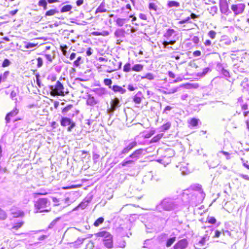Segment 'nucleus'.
I'll use <instances>...</instances> for the list:
<instances>
[{
  "label": "nucleus",
  "instance_id": "obj_25",
  "mask_svg": "<svg viewBox=\"0 0 249 249\" xmlns=\"http://www.w3.org/2000/svg\"><path fill=\"white\" fill-rule=\"evenodd\" d=\"M91 35L93 36H107L109 35V32L107 31H103L102 32H92Z\"/></svg>",
  "mask_w": 249,
  "mask_h": 249
},
{
  "label": "nucleus",
  "instance_id": "obj_3",
  "mask_svg": "<svg viewBox=\"0 0 249 249\" xmlns=\"http://www.w3.org/2000/svg\"><path fill=\"white\" fill-rule=\"evenodd\" d=\"M143 151L144 150L142 148L134 151L121 163L122 166H126L129 164L134 163L140 158Z\"/></svg>",
  "mask_w": 249,
  "mask_h": 249
},
{
  "label": "nucleus",
  "instance_id": "obj_60",
  "mask_svg": "<svg viewBox=\"0 0 249 249\" xmlns=\"http://www.w3.org/2000/svg\"><path fill=\"white\" fill-rule=\"evenodd\" d=\"M241 160H242V162L243 164V165L247 168V169H249V162L248 161H245L243 160V159H241Z\"/></svg>",
  "mask_w": 249,
  "mask_h": 249
},
{
  "label": "nucleus",
  "instance_id": "obj_31",
  "mask_svg": "<svg viewBox=\"0 0 249 249\" xmlns=\"http://www.w3.org/2000/svg\"><path fill=\"white\" fill-rule=\"evenodd\" d=\"M95 92L97 95L102 96L106 93L107 91L105 89L99 88L96 89Z\"/></svg>",
  "mask_w": 249,
  "mask_h": 249
},
{
  "label": "nucleus",
  "instance_id": "obj_50",
  "mask_svg": "<svg viewBox=\"0 0 249 249\" xmlns=\"http://www.w3.org/2000/svg\"><path fill=\"white\" fill-rule=\"evenodd\" d=\"M37 44H36V43L29 42V43H27L25 45V48H26V49H30V48H34V47H36L37 45Z\"/></svg>",
  "mask_w": 249,
  "mask_h": 249
},
{
  "label": "nucleus",
  "instance_id": "obj_55",
  "mask_svg": "<svg viewBox=\"0 0 249 249\" xmlns=\"http://www.w3.org/2000/svg\"><path fill=\"white\" fill-rule=\"evenodd\" d=\"M221 73L226 77H230L229 72L227 70L224 69V68H222L221 70Z\"/></svg>",
  "mask_w": 249,
  "mask_h": 249
},
{
  "label": "nucleus",
  "instance_id": "obj_7",
  "mask_svg": "<svg viewBox=\"0 0 249 249\" xmlns=\"http://www.w3.org/2000/svg\"><path fill=\"white\" fill-rule=\"evenodd\" d=\"M51 89V95L52 96H62L65 95L64 92V87L59 81H57L54 86H51L50 87Z\"/></svg>",
  "mask_w": 249,
  "mask_h": 249
},
{
  "label": "nucleus",
  "instance_id": "obj_1",
  "mask_svg": "<svg viewBox=\"0 0 249 249\" xmlns=\"http://www.w3.org/2000/svg\"><path fill=\"white\" fill-rule=\"evenodd\" d=\"M180 206L181 202L179 199L166 197L157 205L156 210L159 212L161 211V209L166 211H177L180 208Z\"/></svg>",
  "mask_w": 249,
  "mask_h": 249
},
{
  "label": "nucleus",
  "instance_id": "obj_21",
  "mask_svg": "<svg viewBox=\"0 0 249 249\" xmlns=\"http://www.w3.org/2000/svg\"><path fill=\"white\" fill-rule=\"evenodd\" d=\"M142 93L141 92H138L133 97V101L137 104H140L142 100Z\"/></svg>",
  "mask_w": 249,
  "mask_h": 249
},
{
  "label": "nucleus",
  "instance_id": "obj_48",
  "mask_svg": "<svg viewBox=\"0 0 249 249\" xmlns=\"http://www.w3.org/2000/svg\"><path fill=\"white\" fill-rule=\"evenodd\" d=\"M198 120L196 118H193L190 122V124L193 126H196L198 124Z\"/></svg>",
  "mask_w": 249,
  "mask_h": 249
},
{
  "label": "nucleus",
  "instance_id": "obj_53",
  "mask_svg": "<svg viewBox=\"0 0 249 249\" xmlns=\"http://www.w3.org/2000/svg\"><path fill=\"white\" fill-rule=\"evenodd\" d=\"M155 133V130H151L149 132L146 133L144 135L145 138H149L151 137Z\"/></svg>",
  "mask_w": 249,
  "mask_h": 249
},
{
  "label": "nucleus",
  "instance_id": "obj_20",
  "mask_svg": "<svg viewBox=\"0 0 249 249\" xmlns=\"http://www.w3.org/2000/svg\"><path fill=\"white\" fill-rule=\"evenodd\" d=\"M111 89L115 92H119L121 94H124L126 92L125 89L117 85L113 86Z\"/></svg>",
  "mask_w": 249,
  "mask_h": 249
},
{
  "label": "nucleus",
  "instance_id": "obj_34",
  "mask_svg": "<svg viewBox=\"0 0 249 249\" xmlns=\"http://www.w3.org/2000/svg\"><path fill=\"white\" fill-rule=\"evenodd\" d=\"M176 237H173L167 239L166 246L167 247H170L176 241Z\"/></svg>",
  "mask_w": 249,
  "mask_h": 249
},
{
  "label": "nucleus",
  "instance_id": "obj_2",
  "mask_svg": "<svg viewBox=\"0 0 249 249\" xmlns=\"http://www.w3.org/2000/svg\"><path fill=\"white\" fill-rule=\"evenodd\" d=\"M36 213H48L51 211V203L47 198H40L34 203Z\"/></svg>",
  "mask_w": 249,
  "mask_h": 249
},
{
  "label": "nucleus",
  "instance_id": "obj_49",
  "mask_svg": "<svg viewBox=\"0 0 249 249\" xmlns=\"http://www.w3.org/2000/svg\"><path fill=\"white\" fill-rule=\"evenodd\" d=\"M104 83L106 86H109V88H112L111 84L112 81L110 79H105L104 80Z\"/></svg>",
  "mask_w": 249,
  "mask_h": 249
},
{
  "label": "nucleus",
  "instance_id": "obj_23",
  "mask_svg": "<svg viewBox=\"0 0 249 249\" xmlns=\"http://www.w3.org/2000/svg\"><path fill=\"white\" fill-rule=\"evenodd\" d=\"M195 189L199 192V194L201 198L202 199H204L205 196V194L202 191L201 186L199 184H197L195 186Z\"/></svg>",
  "mask_w": 249,
  "mask_h": 249
},
{
  "label": "nucleus",
  "instance_id": "obj_33",
  "mask_svg": "<svg viewBox=\"0 0 249 249\" xmlns=\"http://www.w3.org/2000/svg\"><path fill=\"white\" fill-rule=\"evenodd\" d=\"M155 76L151 73H147L144 76L142 77V79H147L149 80H154Z\"/></svg>",
  "mask_w": 249,
  "mask_h": 249
},
{
  "label": "nucleus",
  "instance_id": "obj_38",
  "mask_svg": "<svg viewBox=\"0 0 249 249\" xmlns=\"http://www.w3.org/2000/svg\"><path fill=\"white\" fill-rule=\"evenodd\" d=\"M131 70H132V68L130 63H127L124 65L123 68L124 71L128 72H129Z\"/></svg>",
  "mask_w": 249,
  "mask_h": 249
},
{
  "label": "nucleus",
  "instance_id": "obj_13",
  "mask_svg": "<svg viewBox=\"0 0 249 249\" xmlns=\"http://www.w3.org/2000/svg\"><path fill=\"white\" fill-rule=\"evenodd\" d=\"M219 7L221 12L225 15L228 16L231 13V11L229 10L228 4L226 1L220 2L219 3Z\"/></svg>",
  "mask_w": 249,
  "mask_h": 249
},
{
  "label": "nucleus",
  "instance_id": "obj_12",
  "mask_svg": "<svg viewBox=\"0 0 249 249\" xmlns=\"http://www.w3.org/2000/svg\"><path fill=\"white\" fill-rule=\"evenodd\" d=\"M188 245V242L186 239H183L178 241L174 246V249H185Z\"/></svg>",
  "mask_w": 249,
  "mask_h": 249
},
{
  "label": "nucleus",
  "instance_id": "obj_61",
  "mask_svg": "<svg viewBox=\"0 0 249 249\" xmlns=\"http://www.w3.org/2000/svg\"><path fill=\"white\" fill-rule=\"evenodd\" d=\"M60 48H61V51L63 52V54L64 55H66V50L67 49V47L66 45H65L64 46H61Z\"/></svg>",
  "mask_w": 249,
  "mask_h": 249
},
{
  "label": "nucleus",
  "instance_id": "obj_58",
  "mask_svg": "<svg viewBox=\"0 0 249 249\" xmlns=\"http://www.w3.org/2000/svg\"><path fill=\"white\" fill-rule=\"evenodd\" d=\"M72 107V106L71 105L67 106V107H65L62 109V112L64 113L67 112Z\"/></svg>",
  "mask_w": 249,
  "mask_h": 249
},
{
  "label": "nucleus",
  "instance_id": "obj_46",
  "mask_svg": "<svg viewBox=\"0 0 249 249\" xmlns=\"http://www.w3.org/2000/svg\"><path fill=\"white\" fill-rule=\"evenodd\" d=\"M207 221L208 222V223L211 224H214L216 222V219L214 217L212 216H208Z\"/></svg>",
  "mask_w": 249,
  "mask_h": 249
},
{
  "label": "nucleus",
  "instance_id": "obj_36",
  "mask_svg": "<svg viewBox=\"0 0 249 249\" xmlns=\"http://www.w3.org/2000/svg\"><path fill=\"white\" fill-rule=\"evenodd\" d=\"M217 9L218 8L217 6H213L208 10H209L210 14H211L212 16H214L217 13Z\"/></svg>",
  "mask_w": 249,
  "mask_h": 249
},
{
  "label": "nucleus",
  "instance_id": "obj_4",
  "mask_svg": "<svg viewBox=\"0 0 249 249\" xmlns=\"http://www.w3.org/2000/svg\"><path fill=\"white\" fill-rule=\"evenodd\" d=\"M96 237L103 238L104 244L108 249L113 248L112 236L105 231H101L95 234Z\"/></svg>",
  "mask_w": 249,
  "mask_h": 249
},
{
  "label": "nucleus",
  "instance_id": "obj_27",
  "mask_svg": "<svg viewBox=\"0 0 249 249\" xmlns=\"http://www.w3.org/2000/svg\"><path fill=\"white\" fill-rule=\"evenodd\" d=\"M106 11L107 9L105 8V3L104 2H102L96 10V13H103Z\"/></svg>",
  "mask_w": 249,
  "mask_h": 249
},
{
  "label": "nucleus",
  "instance_id": "obj_56",
  "mask_svg": "<svg viewBox=\"0 0 249 249\" xmlns=\"http://www.w3.org/2000/svg\"><path fill=\"white\" fill-rule=\"evenodd\" d=\"M37 66L38 68L41 67L43 65V60L41 57H38L37 58Z\"/></svg>",
  "mask_w": 249,
  "mask_h": 249
},
{
  "label": "nucleus",
  "instance_id": "obj_45",
  "mask_svg": "<svg viewBox=\"0 0 249 249\" xmlns=\"http://www.w3.org/2000/svg\"><path fill=\"white\" fill-rule=\"evenodd\" d=\"M191 18L189 17L186 18L182 19L180 21H179L178 22V24H183L186 23H192V22L190 20Z\"/></svg>",
  "mask_w": 249,
  "mask_h": 249
},
{
  "label": "nucleus",
  "instance_id": "obj_35",
  "mask_svg": "<svg viewBox=\"0 0 249 249\" xmlns=\"http://www.w3.org/2000/svg\"><path fill=\"white\" fill-rule=\"evenodd\" d=\"M211 71V69L209 67H206L203 70L202 72L198 73V75L199 76L203 77L205 76L208 72Z\"/></svg>",
  "mask_w": 249,
  "mask_h": 249
},
{
  "label": "nucleus",
  "instance_id": "obj_63",
  "mask_svg": "<svg viewBox=\"0 0 249 249\" xmlns=\"http://www.w3.org/2000/svg\"><path fill=\"white\" fill-rule=\"evenodd\" d=\"M241 107L242 110H247L248 109V105L247 103L242 104L241 106Z\"/></svg>",
  "mask_w": 249,
  "mask_h": 249
},
{
  "label": "nucleus",
  "instance_id": "obj_41",
  "mask_svg": "<svg viewBox=\"0 0 249 249\" xmlns=\"http://www.w3.org/2000/svg\"><path fill=\"white\" fill-rule=\"evenodd\" d=\"M125 20V19L124 18H118L116 20V22L118 26L121 27L124 24Z\"/></svg>",
  "mask_w": 249,
  "mask_h": 249
},
{
  "label": "nucleus",
  "instance_id": "obj_32",
  "mask_svg": "<svg viewBox=\"0 0 249 249\" xmlns=\"http://www.w3.org/2000/svg\"><path fill=\"white\" fill-rule=\"evenodd\" d=\"M39 6L42 7L44 10H46L47 8V2L46 0H39L38 2Z\"/></svg>",
  "mask_w": 249,
  "mask_h": 249
},
{
  "label": "nucleus",
  "instance_id": "obj_29",
  "mask_svg": "<svg viewBox=\"0 0 249 249\" xmlns=\"http://www.w3.org/2000/svg\"><path fill=\"white\" fill-rule=\"evenodd\" d=\"M163 134H158L151 140L150 143L158 142L163 137Z\"/></svg>",
  "mask_w": 249,
  "mask_h": 249
},
{
  "label": "nucleus",
  "instance_id": "obj_44",
  "mask_svg": "<svg viewBox=\"0 0 249 249\" xmlns=\"http://www.w3.org/2000/svg\"><path fill=\"white\" fill-rule=\"evenodd\" d=\"M148 8L150 10H154L157 11L158 6L156 3L153 2H150L149 3Z\"/></svg>",
  "mask_w": 249,
  "mask_h": 249
},
{
  "label": "nucleus",
  "instance_id": "obj_9",
  "mask_svg": "<svg viewBox=\"0 0 249 249\" xmlns=\"http://www.w3.org/2000/svg\"><path fill=\"white\" fill-rule=\"evenodd\" d=\"M246 5L244 3L237 2L231 5V10L234 16L242 14L244 11Z\"/></svg>",
  "mask_w": 249,
  "mask_h": 249
},
{
  "label": "nucleus",
  "instance_id": "obj_37",
  "mask_svg": "<svg viewBox=\"0 0 249 249\" xmlns=\"http://www.w3.org/2000/svg\"><path fill=\"white\" fill-rule=\"evenodd\" d=\"M180 171H181V174L183 175H187L189 173V171L187 167L185 166H181L180 167Z\"/></svg>",
  "mask_w": 249,
  "mask_h": 249
},
{
  "label": "nucleus",
  "instance_id": "obj_6",
  "mask_svg": "<svg viewBox=\"0 0 249 249\" xmlns=\"http://www.w3.org/2000/svg\"><path fill=\"white\" fill-rule=\"evenodd\" d=\"M124 143L125 147L118 154V157L120 158H123L125 155L137 145V142L136 141L126 140L124 141Z\"/></svg>",
  "mask_w": 249,
  "mask_h": 249
},
{
  "label": "nucleus",
  "instance_id": "obj_17",
  "mask_svg": "<svg viewBox=\"0 0 249 249\" xmlns=\"http://www.w3.org/2000/svg\"><path fill=\"white\" fill-rule=\"evenodd\" d=\"M24 224V222L23 220H18L13 224L11 229L15 231H18Z\"/></svg>",
  "mask_w": 249,
  "mask_h": 249
},
{
  "label": "nucleus",
  "instance_id": "obj_19",
  "mask_svg": "<svg viewBox=\"0 0 249 249\" xmlns=\"http://www.w3.org/2000/svg\"><path fill=\"white\" fill-rule=\"evenodd\" d=\"M11 214L14 218H19L24 217L25 215V213L21 210H17L13 211L11 213Z\"/></svg>",
  "mask_w": 249,
  "mask_h": 249
},
{
  "label": "nucleus",
  "instance_id": "obj_43",
  "mask_svg": "<svg viewBox=\"0 0 249 249\" xmlns=\"http://www.w3.org/2000/svg\"><path fill=\"white\" fill-rule=\"evenodd\" d=\"M170 127L171 123L170 122H167L161 126V129L162 131H166L168 130Z\"/></svg>",
  "mask_w": 249,
  "mask_h": 249
},
{
  "label": "nucleus",
  "instance_id": "obj_11",
  "mask_svg": "<svg viewBox=\"0 0 249 249\" xmlns=\"http://www.w3.org/2000/svg\"><path fill=\"white\" fill-rule=\"evenodd\" d=\"M112 66H109L108 69L107 70V71L108 72H111L113 71L119 70L121 68L122 63L120 61L118 62L117 60L114 59L111 62L109 61Z\"/></svg>",
  "mask_w": 249,
  "mask_h": 249
},
{
  "label": "nucleus",
  "instance_id": "obj_16",
  "mask_svg": "<svg viewBox=\"0 0 249 249\" xmlns=\"http://www.w3.org/2000/svg\"><path fill=\"white\" fill-rule=\"evenodd\" d=\"M92 196L91 195H88L84 200L79 204V208L85 209L88 204L91 201Z\"/></svg>",
  "mask_w": 249,
  "mask_h": 249
},
{
  "label": "nucleus",
  "instance_id": "obj_22",
  "mask_svg": "<svg viewBox=\"0 0 249 249\" xmlns=\"http://www.w3.org/2000/svg\"><path fill=\"white\" fill-rule=\"evenodd\" d=\"M205 244V242L201 239L195 244L194 247L196 249H204L205 248L203 247Z\"/></svg>",
  "mask_w": 249,
  "mask_h": 249
},
{
  "label": "nucleus",
  "instance_id": "obj_64",
  "mask_svg": "<svg viewBox=\"0 0 249 249\" xmlns=\"http://www.w3.org/2000/svg\"><path fill=\"white\" fill-rule=\"evenodd\" d=\"M9 74V71H5L3 73V75H2V79H3V80L6 79Z\"/></svg>",
  "mask_w": 249,
  "mask_h": 249
},
{
  "label": "nucleus",
  "instance_id": "obj_24",
  "mask_svg": "<svg viewBox=\"0 0 249 249\" xmlns=\"http://www.w3.org/2000/svg\"><path fill=\"white\" fill-rule=\"evenodd\" d=\"M115 36L118 37H122L124 36V31L122 29H117L114 33Z\"/></svg>",
  "mask_w": 249,
  "mask_h": 249
},
{
  "label": "nucleus",
  "instance_id": "obj_30",
  "mask_svg": "<svg viewBox=\"0 0 249 249\" xmlns=\"http://www.w3.org/2000/svg\"><path fill=\"white\" fill-rule=\"evenodd\" d=\"M7 217V214L6 212L0 208V221L4 220Z\"/></svg>",
  "mask_w": 249,
  "mask_h": 249
},
{
  "label": "nucleus",
  "instance_id": "obj_57",
  "mask_svg": "<svg viewBox=\"0 0 249 249\" xmlns=\"http://www.w3.org/2000/svg\"><path fill=\"white\" fill-rule=\"evenodd\" d=\"M44 57L47 60L48 63H51L52 62L53 59L51 54H45L44 55Z\"/></svg>",
  "mask_w": 249,
  "mask_h": 249
},
{
  "label": "nucleus",
  "instance_id": "obj_39",
  "mask_svg": "<svg viewBox=\"0 0 249 249\" xmlns=\"http://www.w3.org/2000/svg\"><path fill=\"white\" fill-rule=\"evenodd\" d=\"M58 12L55 9H50L45 13V16H52L54 15Z\"/></svg>",
  "mask_w": 249,
  "mask_h": 249
},
{
  "label": "nucleus",
  "instance_id": "obj_40",
  "mask_svg": "<svg viewBox=\"0 0 249 249\" xmlns=\"http://www.w3.org/2000/svg\"><path fill=\"white\" fill-rule=\"evenodd\" d=\"M104 219L103 217H101L98 218L94 223V226L95 227H98L100 224L103 223Z\"/></svg>",
  "mask_w": 249,
  "mask_h": 249
},
{
  "label": "nucleus",
  "instance_id": "obj_28",
  "mask_svg": "<svg viewBox=\"0 0 249 249\" xmlns=\"http://www.w3.org/2000/svg\"><path fill=\"white\" fill-rule=\"evenodd\" d=\"M167 6L168 7H178L180 6L179 3L174 0L169 1L167 3Z\"/></svg>",
  "mask_w": 249,
  "mask_h": 249
},
{
  "label": "nucleus",
  "instance_id": "obj_54",
  "mask_svg": "<svg viewBox=\"0 0 249 249\" xmlns=\"http://www.w3.org/2000/svg\"><path fill=\"white\" fill-rule=\"evenodd\" d=\"M36 80L37 84L39 87H41L42 85H41L40 80L39 79L40 75H39V73H36Z\"/></svg>",
  "mask_w": 249,
  "mask_h": 249
},
{
  "label": "nucleus",
  "instance_id": "obj_10",
  "mask_svg": "<svg viewBox=\"0 0 249 249\" xmlns=\"http://www.w3.org/2000/svg\"><path fill=\"white\" fill-rule=\"evenodd\" d=\"M61 125L63 127H67L68 131H71V129L75 126L74 123L67 117H63L61 120Z\"/></svg>",
  "mask_w": 249,
  "mask_h": 249
},
{
  "label": "nucleus",
  "instance_id": "obj_52",
  "mask_svg": "<svg viewBox=\"0 0 249 249\" xmlns=\"http://www.w3.org/2000/svg\"><path fill=\"white\" fill-rule=\"evenodd\" d=\"M10 64V62L8 59H5L2 63V67H6Z\"/></svg>",
  "mask_w": 249,
  "mask_h": 249
},
{
  "label": "nucleus",
  "instance_id": "obj_8",
  "mask_svg": "<svg viewBox=\"0 0 249 249\" xmlns=\"http://www.w3.org/2000/svg\"><path fill=\"white\" fill-rule=\"evenodd\" d=\"M81 89L82 93L85 92V95L81 96L80 98L87 99V104L89 106H94L96 104V102L93 96H91L89 93V89L87 88H83Z\"/></svg>",
  "mask_w": 249,
  "mask_h": 249
},
{
  "label": "nucleus",
  "instance_id": "obj_47",
  "mask_svg": "<svg viewBox=\"0 0 249 249\" xmlns=\"http://www.w3.org/2000/svg\"><path fill=\"white\" fill-rule=\"evenodd\" d=\"M52 200L53 201V202L54 203V206H58L59 205H60V200H59V199L55 197H53L52 198Z\"/></svg>",
  "mask_w": 249,
  "mask_h": 249
},
{
  "label": "nucleus",
  "instance_id": "obj_42",
  "mask_svg": "<svg viewBox=\"0 0 249 249\" xmlns=\"http://www.w3.org/2000/svg\"><path fill=\"white\" fill-rule=\"evenodd\" d=\"M71 9V6L70 5H66L62 7L61 9L62 13L70 11Z\"/></svg>",
  "mask_w": 249,
  "mask_h": 249
},
{
  "label": "nucleus",
  "instance_id": "obj_14",
  "mask_svg": "<svg viewBox=\"0 0 249 249\" xmlns=\"http://www.w3.org/2000/svg\"><path fill=\"white\" fill-rule=\"evenodd\" d=\"M19 113V109L15 107L11 111L8 113L5 117L6 123H10L12 118L17 116Z\"/></svg>",
  "mask_w": 249,
  "mask_h": 249
},
{
  "label": "nucleus",
  "instance_id": "obj_51",
  "mask_svg": "<svg viewBox=\"0 0 249 249\" xmlns=\"http://www.w3.org/2000/svg\"><path fill=\"white\" fill-rule=\"evenodd\" d=\"M216 34V32L213 30H211L208 33L209 36L212 39H214L215 37Z\"/></svg>",
  "mask_w": 249,
  "mask_h": 249
},
{
  "label": "nucleus",
  "instance_id": "obj_18",
  "mask_svg": "<svg viewBox=\"0 0 249 249\" xmlns=\"http://www.w3.org/2000/svg\"><path fill=\"white\" fill-rule=\"evenodd\" d=\"M175 34V31L172 29H168L164 35L166 40L172 39V36Z\"/></svg>",
  "mask_w": 249,
  "mask_h": 249
},
{
  "label": "nucleus",
  "instance_id": "obj_15",
  "mask_svg": "<svg viewBox=\"0 0 249 249\" xmlns=\"http://www.w3.org/2000/svg\"><path fill=\"white\" fill-rule=\"evenodd\" d=\"M111 107L108 109V111L111 113H113L116 108L120 106L119 100L115 98L111 101Z\"/></svg>",
  "mask_w": 249,
  "mask_h": 249
},
{
  "label": "nucleus",
  "instance_id": "obj_26",
  "mask_svg": "<svg viewBox=\"0 0 249 249\" xmlns=\"http://www.w3.org/2000/svg\"><path fill=\"white\" fill-rule=\"evenodd\" d=\"M143 66L142 65L140 64H137L134 65L132 67V70L133 71L139 72V71H142L143 70Z\"/></svg>",
  "mask_w": 249,
  "mask_h": 249
},
{
  "label": "nucleus",
  "instance_id": "obj_5",
  "mask_svg": "<svg viewBox=\"0 0 249 249\" xmlns=\"http://www.w3.org/2000/svg\"><path fill=\"white\" fill-rule=\"evenodd\" d=\"M124 143L125 147L118 154V157L120 158H123L125 155L137 145V142L136 141L126 140L124 141Z\"/></svg>",
  "mask_w": 249,
  "mask_h": 249
},
{
  "label": "nucleus",
  "instance_id": "obj_62",
  "mask_svg": "<svg viewBox=\"0 0 249 249\" xmlns=\"http://www.w3.org/2000/svg\"><path fill=\"white\" fill-rule=\"evenodd\" d=\"M209 237H210L208 235V234H206L201 238V239L202 240V241H204L205 242H206V241H208L209 240Z\"/></svg>",
  "mask_w": 249,
  "mask_h": 249
},
{
  "label": "nucleus",
  "instance_id": "obj_59",
  "mask_svg": "<svg viewBox=\"0 0 249 249\" xmlns=\"http://www.w3.org/2000/svg\"><path fill=\"white\" fill-rule=\"evenodd\" d=\"M48 193L47 192L45 191H43L41 192H36V193H34V196H39V195H47Z\"/></svg>",
  "mask_w": 249,
  "mask_h": 249
}]
</instances>
